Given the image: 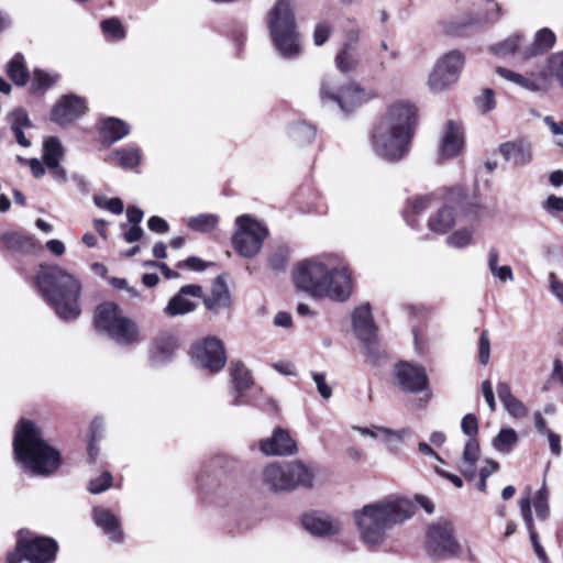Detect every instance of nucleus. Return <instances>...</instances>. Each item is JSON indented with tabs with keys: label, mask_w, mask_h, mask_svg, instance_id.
<instances>
[{
	"label": "nucleus",
	"mask_w": 563,
	"mask_h": 563,
	"mask_svg": "<svg viewBox=\"0 0 563 563\" xmlns=\"http://www.w3.org/2000/svg\"><path fill=\"white\" fill-rule=\"evenodd\" d=\"M292 278L299 289L316 298L344 301L352 292L351 273L344 261L334 254L298 263Z\"/></svg>",
	"instance_id": "nucleus-1"
},
{
	"label": "nucleus",
	"mask_w": 563,
	"mask_h": 563,
	"mask_svg": "<svg viewBox=\"0 0 563 563\" xmlns=\"http://www.w3.org/2000/svg\"><path fill=\"white\" fill-rule=\"evenodd\" d=\"M415 512L416 506L410 499L390 495L355 510L353 519L361 541L374 549L382 547L393 528L410 519Z\"/></svg>",
	"instance_id": "nucleus-2"
},
{
	"label": "nucleus",
	"mask_w": 563,
	"mask_h": 563,
	"mask_svg": "<svg viewBox=\"0 0 563 563\" xmlns=\"http://www.w3.org/2000/svg\"><path fill=\"white\" fill-rule=\"evenodd\" d=\"M415 118L416 108L409 102L398 101L389 106L371 134L374 153L387 162L402 159L413 133Z\"/></svg>",
	"instance_id": "nucleus-3"
},
{
	"label": "nucleus",
	"mask_w": 563,
	"mask_h": 563,
	"mask_svg": "<svg viewBox=\"0 0 563 563\" xmlns=\"http://www.w3.org/2000/svg\"><path fill=\"white\" fill-rule=\"evenodd\" d=\"M35 282L58 318L71 321L80 316L81 283L75 275L59 266H41Z\"/></svg>",
	"instance_id": "nucleus-4"
},
{
	"label": "nucleus",
	"mask_w": 563,
	"mask_h": 563,
	"mask_svg": "<svg viewBox=\"0 0 563 563\" xmlns=\"http://www.w3.org/2000/svg\"><path fill=\"white\" fill-rule=\"evenodd\" d=\"M13 450L23 467L36 475H49L60 465V454L44 438L41 428L21 419L15 426Z\"/></svg>",
	"instance_id": "nucleus-5"
},
{
	"label": "nucleus",
	"mask_w": 563,
	"mask_h": 563,
	"mask_svg": "<svg viewBox=\"0 0 563 563\" xmlns=\"http://www.w3.org/2000/svg\"><path fill=\"white\" fill-rule=\"evenodd\" d=\"M267 26L278 54L284 58H295L301 52L299 34L291 0H277L269 10Z\"/></svg>",
	"instance_id": "nucleus-6"
},
{
	"label": "nucleus",
	"mask_w": 563,
	"mask_h": 563,
	"mask_svg": "<svg viewBox=\"0 0 563 563\" xmlns=\"http://www.w3.org/2000/svg\"><path fill=\"white\" fill-rule=\"evenodd\" d=\"M314 478V465L299 460L273 462L262 471L263 485L274 493H287L299 487L311 488Z\"/></svg>",
	"instance_id": "nucleus-7"
},
{
	"label": "nucleus",
	"mask_w": 563,
	"mask_h": 563,
	"mask_svg": "<svg viewBox=\"0 0 563 563\" xmlns=\"http://www.w3.org/2000/svg\"><path fill=\"white\" fill-rule=\"evenodd\" d=\"M464 64L465 56L457 49L440 56L428 76V89L433 93H441L453 87L460 79Z\"/></svg>",
	"instance_id": "nucleus-8"
},
{
	"label": "nucleus",
	"mask_w": 563,
	"mask_h": 563,
	"mask_svg": "<svg viewBox=\"0 0 563 563\" xmlns=\"http://www.w3.org/2000/svg\"><path fill=\"white\" fill-rule=\"evenodd\" d=\"M320 95L324 102L338 103L344 112H351L375 97L372 90H367L356 82H349L339 87L334 77H327L322 81Z\"/></svg>",
	"instance_id": "nucleus-9"
},
{
	"label": "nucleus",
	"mask_w": 563,
	"mask_h": 563,
	"mask_svg": "<svg viewBox=\"0 0 563 563\" xmlns=\"http://www.w3.org/2000/svg\"><path fill=\"white\" fill-rule=\"evenodd\" d=\"M235 224L236 231L232 240L235 251L243 257L256 256L267 238L266 227L247 214L238 217Z\"/></svg>",
	"instance_id": "nucleus-10"
},
{
	"label": "nucleus",
	"mask_w": 563,
	"mask_h": 563,
	"mask_svg": "<svg viewBox=\"0 0 563 563\" xmlns=\"http://www.w3.org/2000/svg\"><path fill=\"white\" fill-rule=\"evenodd\" d=\"M426 550L428 555L434 560H445L460 553L461 545L451 521L439 520L429 526Z\"/></svg>",
	"instance_id": "nucleus-11"
},
{
	"label": "nucleus",
	"mask_w": 563,
	"mask_h": 563,
	"mask_svg": "<svg viewBox=\"0 0 563 563\" xmlns=\"http://www.w3.org/2000/svg\"><path fill=\"white\" fill-rule=\"evenodd\" d=\"M190 354L197 366L210 373L220 372L227 363L224 344L216 336H207L196 341L191 345Z\"/></svg>",
	"instance_id": "nucleus-12"
},
{
	"label": "nucleus",
	"mask_w": 563,
	"mask_h": 563,
	"mask_svg": "<svg viewBox=\"0 0 563 563\" xmlns=\"http://www.w3.org/2000/svg\"><path fill=\"white\" fill-rule=\"evenodd\" d=\"M395 384L406 393L418 394L426 391L427 399L431 398L429 378L422 365L399 362L394 369Z\"/></svg>",
	"instance_id": "nucleus-13"
},
{
	"label": "nucleus",
	"mask_w": 563,
	"mask_h": 563,
	"mask_svg": "<svg viewBox=\"0 0 563 563\" xmlns=\"http://www.w3.org/2000/svg\"><path fill=\"white\" fill-rule=\"evenodd\" d=\"M58 545L55 540L37 537L31 532H20L19 550H24L30 563H52L55 560Z\"/></svg>",
	"instance_id": "nucleus-14"
},
{
	"label": "nucleus",
	"mask_w": 563,
	"mask_h": 563,
	"mask_svg": "<svg viewBox=\"0 0 563 563\" xmlns=\"http://www.w3.org/2000/svg\"><path fill=\"white\" fill-rule=\"evenodd\" d=\"M179 346L176 333L163 331L153 338L148 345V361L158 366L170 362Z\"/></svg>",
	"instance_id": "nucleus-15"
},
{
	"label": "nucleus",
	"mask_w": 563,
	"mask_h": 563,
	"mask_svg": "<svg viewBox=\"0 0 563 563\" xmlns=\"http://www.w3.org/2000/svg\"><path fill=\"white\" fill-rule=\"evenodd\" d=\"M87 111L86 100L76 95L63 96L52 110V120L59 125L74 122Z\"/></svg>",
	"instance_id": "nucleus-16"
},
{
	"label": "nucleus",
	"mask_w": 563,
	"mask_h": 563,
	"mask_svg": "<svg viewBox=\"0 0 563 563\" xmlns=\"http://www.w3.org/2000/svg\"><path fill=\"white\" fill-rule=\"evenodd\" d=\"M301 525L309 533L321 538L335 536L342 528L339 519L321 512L305 514Z\"/></svg>",
	"instance_id": "nucleus-17"
},
{
	"label": "nucleus",
	"mask_w": 563,
	"mask_h": 563,
	"mask_svg": "<svg viewBox=\"0 0 563 563\" xmlns=\"http://www.w3.org/2000/svg\"><path fill=\"white\" fill-rule=\"evenodd\" d=\"M464 146V133L461 124L449 121L442 132L439 156L449 159L457 156Z\"/></svg>",
	"instance_id": "nucleus-18"
},
{
	"label": "nucleus",
	"mask_w": 563,
	"mask_h": 563,
	"mask_svg": "<svg viewBox=\"0 0 563 563\" xmlns=\"http://www.w3.org/2000/svg\"><path fill=\"white\" fill-rule=\"evenodd\" d=\"M202 295V288L198 285H186L169 299L167 306L164 309L165 314L169 317H176L191 312L196 309L197 305L189 299V296L194 298H200Z\"/></svg>",
	"instance_id": "nucleus-19"
},
{
	"label": "nucleus",
	"mask_w": 563,
	"mask_h": 563,
	"mask_svg": "<svg viewBox=\"0 0 563 563\" xmlns=\"http://www.w3.org/2000/svg\"><path fill=\"white\" fill-rule=\"evenodd\" d=\"M126 316L120 309V307L112 302L106 301L100 303L96 310L93 316V323L96 329L108 336V334L113 331V329L119 325V323Z\"/></svg>",
	"instance_id": "nucleus-20"
},
{
	"label": "nucleus",
	"mask_w": 563,
	"mask_h": 563,
	"mask_svg": "<svg viewBox=\"0 0 563 563\" xmlns=\"http://www.w3.org/2000/svg\"><path fill=\"white\" fill-rule=\"evenodd\" d=\"M230 375L233 384V406H242L246 404V391L253 385V378L249 368L240 361L232 362Z\"/></svg>",
	"instance_id": "nucleus-21"
},
{
	"label": "nucleus",
	"mask_w": 563,
	"mask_h": 563,
	"mask_svg": "<svg viewBox=\"0 0 563 563\" xmlns=\"http://www.w3.org/2000/svg\"><path fill=\"white\" fill-rule=\"evenodd\" d=\"M260 450L265 455H290L297 451V446L286 430L276 429L272 437L260 442Z\"/></svg>",
	"instance_id": "nucleus-22"
},
{
	"label": "nucleus",
	"mask_w": 563,
	"mask_h": 563,
	"mask_svg": "<svg viewBox=\"0 0 563 563\" xmlns=\"http://www.w3.org/2000/svg\"><path fill=\"white\" fill-rule=\"evenodd\" d=\"M353 429L364 437L380 440L391 452H396L398 444L402 443L410 435V430L407 428L393 430L386 427L364 428L354 426Z\"/></svg>",
	"instance_id": "nucleus-23"
},
{
	"label": "nucleus",
	"mask_w": 563,
	"mask_h": 563,
	"mask_svg": "<svg viewBox=\"0 0 563 563\" xmlns=\"http://www.w3.org/2000/svg\"><path fill=\"white\" fill-rule=\"evenodd\" d=\"M92 519L96 526L99 527L111 541H123L120 521L108 508L101 506L95 507L92 510Z\"/></svg>",
	"instance_id": "nucleus-24"
},
{
	"label": "nucleus",
	"mask_w": 563,
	"mask_h": 563,
	"mask_svg": "<svg viewBox=\"0 0 563 563\" xmlns=\"http://www.w3.org/2000/svg\"><path fill=\"white\" fill-rule=\"evenodd\" d=\"M352 320L356 335L362 341L371 342L375 338L376 327L369 303H363L355 308Z\"/></svg>",
	"instance_id": "nucleus-25"
},
{
	"label": "nucleus",
	"mask_w": 563,
	"mask_h": 563,
	"mask_svg": "<svg viewBox=\"0 0 563 563\" xmlns=\"http://www.w3.org/2000/svg\"><path fill=\"white\" fill-rule=\"evenodd\" d=\"M503 157L515 166H525L532 159L531 144L525 140L503 143L499 146Z\"/></svg>",
	"instance_id": "nucleus-26"
},
{
	"label": "nucleus",
	"mask_w": 563,
	"mask_h": 563,
	"mask_svg": "<svg viewBox=\"0 0 563 563\" xmlns=\"http://www.w3.org/2000/svg\"><path fill=\"white\" fill-rule=\"evenodd\" d=\"M130 131L131 126L129 123L113 117L103 119L99 126L101 143L107 146L129 135Z\"/></svg>",
	"instance_id": "nucleus-27"
},
{
	"label": "nucleus",
	"mask_w": 563,
	"mask_h": 563,
	"mask_svg": "<svg viewBox=\"0 0 563 563\" xmlns=\"http://www.w3.org/2000/svg\"><path fill=\"white\" fill-rule=\"evenodd\" d=\"M108 338L120 346H133L142 341L139 325L129 317H125Z\"/></svg>",
	"instance_id": "nucleus-28"
},
{
	"label": "nucleus",
	"mask_w": 563,
	"mask_h": 563,
	"mask_svg": "<svg viewBox=\"0 0 563 563\" xmlns=\"http://www.w3.org/2000/svg\"><path fill=\"white\" fill-rule=\"evenodd\" d=\"M519 508H520L525 525L529 531L530 541H531V544L533 547L537 558L540 560L541 563H549L547 553H545L544 549L542 548V545L540 544L538 534L534 530L532 511H531V499H530L529 494L526 496H522L520 498Z\"/></svg>",
	"instance_id": "nucleus-29"
},
{
	"label": "nucleus",
	"mask_w": 563,
	"mask_h": 563,
	"mask_svg": "<svg viewBox=\"0 0 563 563\" xmlns=\"http://www.w3.org/2000/svg\"><path fill=\"white\" fill-rule=\"evenodd\" d=\"M459 220L456 209L450 205L439 208L428 220L430 231L444 234L452 229Z\"/></svg>",
	"instance_id": "nucleus-30"
},
{
	"label": "nucleus",
	"mask_w": 563,
	"mask_h": 563,
	"mask_svg": "<svg viewBox=\"0 0 563 563\" xmlns=\"http://www.w3.org/2000/svg\"><path fill=\"white\" fill-rule=\"evenodd\" d=\"M497 395L505 410L512 418L520 419L528 415L527 406L520 399L514 396L511 387L508 383L499 382L497 384Z\"/></svg>",
	"instance_id": "nucleus-31"
},
{
	"label": "nucleus",
	"mask_w": 563,
	"mask_h": 563,
	"mask_svg": "<svg viewBox=\"0 0 563 563\" xmlns=\"http://www.w3.org/2000/svg\"><path fill=\"white\" fill-rule=\"evenodd\" d=\"M481 450L476 439H468L465 443L462 457L457 462L460 472L468 479H474L477 473L476 463L479 459Z\"/></svg>",
	"instance_id": "nucleus-32"
},
{
	"label": "nucleus",
	"mask_w": 563,
	"mask_h": 563,
	"mask_svg": "<svg viewBox=\"0 0 563 563\" xmlns=\"http://www.w3.org/2000/svg\"><path fill=\"white\" fill-rule=\"evenodd\" d=\"M110 159L121 168L133 169L141 164L142 152L136 144H130L113 151Z\"/></svg>",
	"instance_id": "nucleus-33"
},
{
	"label": "nucleus",
	"mask_w": 563,
	"mask_h": 563,
	"mask_svg": "<svg viewBox=\"0 0 563 563\" xmlns=\"http://www.w3.org/2000/svg\"><path fill=\"white\" fill-rule=\"evenodd\" d=\"M230 301V292L225 282L219 276L213 283L210 296L205 299V306L209 310L218 311L221 308L229 307Z\"/></svg>",
	"instance_id": "nucleus-34"
},
{
	"label": "nucleus",
	"mask_w": 563,
	"mask_h": 563,
	"mask_svg": "<svg viewBox=\"0 0 563 563\" xmlns=\"http://www.w3.org/2000/svg\"><path fill=\"white\" fill-rule=\"evenodd\" d=\"M517 86L532 92L543 90L549 86V75L543 66L538 67L526 75L521 74Z\"/></svg>",
	"instance_id": "nucleus-35"
},
{
	"label": "nucleus",
	"mask_w": 563,
	"mask_h": 563,
	"mask_svg": "<svg viewBox=\"0 0 563 563\" xmlns=\"http://www.w3.org/2000/svg\"><path fill=\"white\" fill-rule=\"evenodd\" d=\"M0 243L8 250L20 253H29L34 250V241L31 236L19 232L0 233Z\"/></svg>",
	"instance_id": "nucleus-36"
},
{
	"label": "nucleus",
	"mask_w": 563,
	"mask_h": 563,
	"mask_svg": "<svg viewBox=\"0 0 563 563\" xmlns=\"http://www.w3.org/2000/svg\"><path fill=\"white\" fill-rule=\"evenodd\" d=\"M435 198L433 195L418 196L410 200L409 211H407L405 218L407 223L412 227H418L416 217L423 214L426 211L434 206Z\"/></svg>",
	"instance_id": "nucleus-37"
},
{
	"label": "nucleus",
	"mask_w": 563,
	"mask_h": 563,
	"mask_svg": "<svg viewBox=\"0 0 563 563\" xmlns=\"http://www.w3.org/2000/svg\"><path fill=\"white\" fill-rule=\"evenodd\" d=\"M487 265L490 274L501 283L514 280L512 269L509 265H499V252L492 247L488 251Z\"/></svg>",
	"instance_id": "nucleus-38"
},
{
	"label": "nucleus",
	"mask_w": 563,
	"mask_h": 563,
	"mask_svg": "<svg viewBox=\"0 0 563 563\" xmlns=\"http://www.w3.org/2000/svg\"><path fill=\"white\" fill-rule=\"evenodd\" d=\"M64 156V148L60 141L51 136L47 137L43 143V162L46 167H54L60 163Z\"/></svg>",
	"instance_id": "nucleus-39"
},
{
	"label": "nucleus",
	"mask_w": 563,
	"mask_h": 563,
	"mask_svg": "<svg viewBox=\"0 0 563 563\" xmlns=\"http://www.w3.org/2000/svg\"><path fill=\"white\" fill-rule=\"evenodd\" d=\"M8 75L18 86H24L27 82L30 75L21 53H16L8 63Z\"/></svg>",
	"instance_id": "nucleus-40"
},
{
	"label": "nucleus",
	"mask_w": 563,
	"mask_h": 563,
	"mask_svg": "<svg viewBox=\"0 0 563 563\" xmlns=\"http://www.w3.org/2000/svg\"><path fill=\"white\" fill-rule=\"evenodd\" d=\"M518 442V434L512 428H503L493 439V448L503 454L510 453Z\"/></svg>",
	"instance_id": "nucleus-41"
},
{
	"label": "nucleus",
	"mask_w": 563,
	"mask_h": 563,
	"mask_svg": "<svg viewBox=\"0 0 563 563\" xmlns=\"http://www.w3.org/2000/svg\"><path fill=\"white\" fill-rule=\"evenodd\" d=\"M58 78V74L47 73L43 69L36 68L33 71L30 90L32 93H44L56 84Z\"/></svg>",
	"instance_id": "nucleus-42"
},
{
	"label": "nucleus",
	"mask_w": 563,
	"mask_h": 563,
	"mask_svg": "<svg viewBox=\"0 0 563 563\" xmlns=\"http://www.w3.org/2000/svg\"><path fill=\"white\" fill-rule=\"evenodd\" d=\"M358 55L356 48L343 46L335 56V66L341 73H351L358 65Z\"/></svg>",
	"instance_id": "nucleus-43"
},
{
	"label": "nucleus",
	"mask_w": 563,
	"mask_h": 563,
	"mask_svg": "<svg viewBox=\"0 0 563 563\" xmlns=\"http://www.w3.org/2000/svg\"><path fill=\"white\" fill-rule=\"evenodd\" d=\"M107 41H122L126 36V30L118 18H109L100 23Z\"/></svg>",
	"instance_id": "nucleus-44"
},
{
	"label": "nucleus",
	"mask_w": 563,
	"mask_h": 563,
	"mask_svg": "<svg viewBox=\"0 0 563 563\" xmlns=\"http://www.w3.org/2000/svg\"><path fill=\"white\" fill-rule=\"evenodd\" d=\"M555 34L552 30L543 27L539 30L536 35L531 47V54H541L548 52L555 44Z\"/></svg>",
	"instance_id": "nucleus-45"
},
{
	"label": "nucleus",
	"mask_w": 563,
	"mask_h": 563,
	"mask_svg": "<svg viewBox=\"0 0 563 563\" xmlns=\"http://www.w3.org/2000/svg\"><path fill=\"white\" fill-rule=\"evenodd\" d=\"M218 224V217L211 213H201L196 217H190L187 220V225L195 231L207 233L212 231Z\"/></svg>",
	"instance_id": "nucleus-46"
},
{
	"label": "nucleus",
	"mask_w": 563,
	"mask_h": 563,
	"mask_svg": "<svg viewBox=\"0 0 563 563\" xmlns=\"http://www.w3.org/2000/svg\"><path fill=\"white\" fill-rule=\"evenodd\" d=\"M289 134L298 144H306L316 137V129L309 123L299 122L290 128Z\"/></svg>",
	"instance_id": "nucleus-47"
},
{
	"label": "nucleus",
	"mask_w": 563,
	"mask_h": 563,
	"mask_svg": "<svg viewBox=\"0 0 563 563\" xmlns=\"http://www.w3.org/2000/svg\"><path fill=\"white\" fill-rule=\"evenodd\" d=\"M547 70L549 78L555 77L563 87V51L552 54L548 58Z\"/></svg>",
	"instance_id": "nucleus-48"
},
{
	"label": "nucleus",
	"mask_w": 563,
	"mask_h": 563,
	"mask_svg": "<svg viewBox=\"0 0 563 563\" xmlns=\"http://www.w3.org/2000/svg\"><path fill=\"white\" fill-rule=\"evenodd\" d=\"M549 492L545 485L537 492L533 498V507L537 512L538 518L545 520L549 516L550 509L548 505Z\"/></svg>",
	"instance_id": "nucleus-49"
},
{
	"label": "nucleus",
	"mask_w": 563,
	"mask_h": 563,
	"mask_svg": "<svg viewBox=\"0 0 563 563\" xmlns=\"http://www.w3.org/2000/svg\"><path fill=\"white\" fill-rule=\"evenodd\" d=\"M473 232L470 229H461L448 236V245L456 249H463L471 244Z\"/></svg>",
	"instance_id": "nucleus-50"
},
{
	"label": "nucleus",
	"mask_w": 563,
	"mask_h": 563,
	"mask_svg": "<svg viewBox=\"0 0 563 563\" xmlns=\"http://www.w3.org/2000/svg\"><path fill=\"white\" fill-rule=\"evenodd\" d=\"M475 104L482 113H487L495 109L496 99L495 93L492 89H485L482 95L476 97Z\"/></svg>",
	"instance_id": "nucleus-51"
},
{
	"label": "nucleus",
	"mask_w": 563,
	"mask_h": 563,
	"mask_svg": "<svg viewBox=\"0 0 563 563\" xmlns=\"http://www.w3.org/2000/svg\"><path fill=\"white\" fill-rule=\"evenodd\" d=\"M112 485V475L109 472H103L99 477L91 479L88 485V490L91 494H100L109 489Z\"/></svg>",
	"instance_id": "nucleus-52"
},
{
	"label": "nucleus",
	"mask_w": 563,
	"mask_h": 563,
	"mask_svg": "<svg viewBox=\"0 0 563 563\" xmlns=\"http://www.w3.org/2000/svg\"><path fill=\"white\" fill-rule=\"evenodd\" d=\"M521 37L519 35H511L501 43L497 44L493 49L499 55H509L517 52Z\"/></svg>",
	"instance_id": "nucleus-53"
},
{
	"label": "nucleus",
	"mask_w": 563,
	"mask_h": 563,
	"mask_svg": "<svg viewBox=\"0 0 563 563\" xmlns=\"http://www.w3.org/2000/svg\"><path fill=\"white\" fill-rule=\"evenodd\" d=\"M332 33V26L328 21L317 23L313 31V43L317 46L323 45Z\"/></svg>",
	"instance_id": "nucleus-54"
},
{
	"label": "nucleus",
	"mask_w": 563,
	"mask_h": 563,
	"mask_svg": "<svg viewBox=\"0 0 563 563\" xmlns=\"http://www.w3.org/2000/svg\"><path fill=\"white\" fill-rule=\"evenodd\" d=\"M95 203L98 207L107 209L114 214H121L124 209L123 202L119 198L107 199L104 197L97 196L95 197Z\"/></svg>",
	"instance_id": "nucleus-55"
},
{
	"label": "nucleus",
	"mask_w": 563,
	"mask_h": 563,
	"mask_svg": "<svg viewBox=\"0 0 563 563\" xmlns=\"http://www.w3.org/2000/svg\"><path fill=\"white\" fill-rule=\"evenodd\" d=\"M478 358L482 365H487L490 358V341L488 331L484 330L479 336Z\"/></svg>",
	"instance_id": "nucleus-56"
},
{
	"label": "nucleus",
	"mask_w": 563,
	"mask_h": 563,
	"mask_svg": "<svg viewBox=\"0 0 563 563\" xmlns=\"http://www.w3.org/2000/svg\"><path fill=\"white\" fill-rule=\"evenodd\" d=\"M11 130H20L31 126L27 113L22 109H15L10 114Z\"/></svg>",
	"instance_id": "nucleus-57"
},
{
	"label": "nucleus",
	"mask_w": 563,
	"mask_h": 563,
	"mask_svg": "<svg viewBox=\"0 0 563 563\" xmlns=\"http://www.w3.org/2000/svg\"><path fill=\"white\" fill-rule=\"evenodd\" d=\"M461 429L470 439H476L475 437L478 432V420L476 416L473 413L465 415L461 422Z\"/></svg>",
	"instance_id": "nucleus-58"
},
{
	"label": "nucleus",
	"mask_w": 563,
	"mask_h": 563,
	"mask_svg": "<svg viewBox=\"0 0 563 563\" xmlns=\"http://www.w3.org/2000/svg\"><path fill=\"white\" fill-rule=\"evenodd\" d=\"M549 289L551 295L563 305V280H561L555 273L548 275Z\"/></svg>",
	"instance_id": "nucleus-59"
},
{
	"label": "nucleus",
	"mask_w": 563,
	"mask_h": 563,
	"mask_svg": "<svg viewBox=\"0 0 563 563\" xmlns=\"http://www.w3.org/2000/svg\"><path fill=\"white\" fill-rule=\"evenodd\" d=\"M542 207L551 216L563 213V197L550 195Z\"/></svg>",
	"instance_id": "nucleus-60"
},
{
	"label": "nucleus",
	"mask_w": 563,
	"mask_h": 563,
	"mask_svg": "<svg viewBox=\"0 0 563 563\" xmlns=\"http://www.w3.org/2000/svg\"><path fill=\"white\" fill-rule=\"evenodd\" d=\"M313 382L316 383L317 389L322 398L329 399L332 396L331 387L325 383V376L322 373L313 372L311 374Z\"/></svg>",
	"instance_id": "nucleus-61"
},
{
	"label": "nucleus",
	"mask_w": 563,
	"mask_h": 563,
	"mask_svg": "<svg viewBox=\"0 0 563 563\" xmlns=\"http://www.w3.org/2000/svg\"><path fill=\"white\" fill-rule=\"evenodd\" d=\"M147 227L151 231L157 233H165L169 228L167 221L157 216H153L148 219Z\"/></svg>",
	"instance_id": "nucleus-62"
},
{
	"label": "nucleus",
	"mask_w": 563,
	"mask_h": 563,
	"mask_svg": "<svg viewBox=\"0 0 563 563\" xmlns=\"http://www.w3.org/2000/svg\"><path fill=\"white\" fill-rule=\"evenodd\" d=\"M177 267H187L192 271L200 272L207 267V264L199 257L190 256L186 261L178 263Z\"/></svg>",
	"instance_id": "nucleus-63"
},
{
	"label": "nucleus",
	"mask_w": 563,
	"mask_h": 563,
	"mask_svg": "<svg viewBox=\"0 0 563 563\" xmlns=\"http://www.w3.org/2000/svg\"><path fill=\"white\" fill-rule=\"evenodd\" d=\"M482 393H483V396H484L487 405L489 406V409L492 411H495L496 400H495L492 383L489 380H484L482 383Z\"/></svg>",
	"instance_id": "nucleus-64"
}]
</instances>
